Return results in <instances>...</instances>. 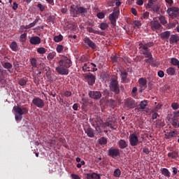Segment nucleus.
<instances>
[{
    "instance_id": "ddd939ff",
    "label": "nucleus",
    "mask_w": 179,
    "mask_h": 179,
    "mask_svg": "<svg viewBox=\"0 0 179 179\" xmlns=\"http://www.w3.org/2000/svg\"><path fill=\"white\" fill-rule=\"evenodd\" d=\"M84 131L89 138H94V130L90 126L85 127Z\"/></svg>"
},
{
    "instance_id": "603ef678",
    "label": "nucleus",
    "mask_w": 179,
    "mask_h": 179,
    "mask_svg": "<svg viewBox=\"0 0 179 179\" xmlns=\"http://www.w3.org/2000/svg\"><path fill=\"white\" fill-rule=\"evenodd\" d=\"M3 66L6 69H12V64L9 62L4 63Z\"/></svg>"
},
{
    "instance_id": "c9c22d12",
    "label": "nucleus",
    "mask_w": 179,
    "mask_h": 179,
    "mask_svg": "<svg viewBox=\"0 0 179 179\" xmlns=\"http://www.w3.org/2000/svg\"><path fill=\"white\" fill-rule=\"evenodd\" d=\"M62 40H64V36L61 34L54 37V41H55V43H59L62 41Z\"/></svg>"
},
{
    "instance_id": "7ed1b4c3",
    "label": "nucleus",
    "mask_w": 179,
    "mask_h": 179,
    "mask_svg": "<svg viewBox=\"0 0 179 179\" xmlns=\"http://www.w3.org/2000/svg\"><path fill=\"white\" fill-rule=\"evenodd\" d=\"M14 110V115L15 121L20 122L23 118V115L29 114V108L20 106L19 105L15 106L13 108Z\"/></svg>"
},
{
    "instance_id": "f3484780",
    "label": "nucleus",
    "mask_w": 179,
    "mask_h": 179,
    "mask_svg": "<svg viewBox=\"0 0 179 179\" xmlns=\"http://www.w3.org/2000/svg\"><path fill=\"white\" fill-rule=\"evenodd\" d=\"M168 157L169 159H173V160H178V152L177 151H172L168 153Z\"/></svg>"
},
{
    "instance_id": "79ce46f5",
    "label": "nucleus",
    "mask_w": 179,
    "mask_h": 179,
    "mask_svg": "<svg viewBox=\"0 0 179 179\" xmlns=\"http://www.w3.org/2000/svg\"><path fill=\"white\" fill-rule=\"evenodd\" d=\"M172 125L173 127H175V128H179V123H178V119H174L172 121Z\"/></svg>"
},
{
    "instance_id": "de8ad7c7",
    "label": "nucleus",
    "mask_w": 179,
    "mask_h": 179,
    "mask_svg": "<svg viewBox=\"0 0 179 179\" xmlns=\"http://www.w3.org/2000/svg\"><path fill=\"white\" fill-rule=\"evenodd\" d=\"M149 12L146 11L143 13V14L141 16V20H143V19H148L149 17Z\"/></svg>"
},
{
    "instance_id": "f257e3e1",
    "label": "nucleus",
    "mask_w": 179,
    "mask_h": 179,
    "mask_svg": "<svg viewBox=\"0 0 179 179\" xmlns=\"http://www.w3.org/2000/svg\"><path fill=\"white\" fill-rule=\"evenodd\" d=\"M57 64L58 66L55 68V71L59 75H69V68L72 66V61L71 59L67 57H62Z\"/></svg>"
},
{
    "instance_id": "5701e85b",
    "label": "nucleus",
    "mask_w": 179,
    "mask_h": 179,
    "mask_svg": "<svg viewBox=\"0 0 179 179\" xmlns=\"http://www.w3.org/2000/svg\"><path fill=\"white\" fill-rule=\"evenodd\" d=\"M171 44H174L176 43H178L179 41V36L177 34H173L171 36V38L169 39Z\"/></svg>"
},
{
    "instance_id": "864d4df0",
    "label": "nucleus",
    "mask_w": 179,
    "mask_h": 179,
    "mask_svg": "<svg viewBox=\"0 0 179 179\" xmlns=\"http://www.w3.org/2000/svg\"><path fill=\"white\" fill-rule=\"evenodd\" d=\"M167 13H169V16H176L177 15L176 13H174L170 8L167 10Z\"/></svg>"
},
{
    "instance_id": "dca6fc26",
    "label": "nucleus",
    "mask_w": 179,
    "mask_h": 179,
    "mask_svg": "<svg viewBox=\"0 0 179 179\" xmlns=\"http://www.w3.org/2000/svg\"><path fill=\"white\" fill-rule=\"evenodd\" d=\"M5 76H6V73L0 70V83L1 85V87H5V84L6 83Z\"/></svg>"
},
{
    "instance_id": "49530a36",
    "label": "nucleus",
    "mask_w": 179,
    "mask_h": 179,
    "mask_svg": "<svg viewBox=\"0 0 179 179\" xmlns=\"http://www.w3.org/2000/svg\"><path fill=\"white\" fill-rule=\"evenodd\" d=\"M56 50L57 52H59V54L62 52V51H64V45H58L56 48Z\"/></svg>"
},
{
    "instance_id": "f03ea898",
    "label": "nucleus",
    "mask_w": 179,
    "mask_h": 179,
    "mask_svg": "<svg viewBox=\"0 0 179 179\" xmlns=\"http://www.w3.org/2000/svg\"><path fill=\"white\" fill-rule=\"evenodd\" d=\"M155 43L153 42H148L147 43H140L138 44V50H141V54L145 57V62L146 64H152L153 62V56L152 52H150V47H153Z\"/></svg>"
},
{
    "instance_id": "bf43d9fd",
    "label": "nucleus",
    "mask_w": 179,
    "mask_h": 179,
    "mask_svg": "<svg viewBox=\"0 0 179 179\" xmlns=\"http://www.w3.org/2000/svg\"><path fill=\"white\" fill-rule=\"evenodd\" d=\"M64 96H65V97H71L72 96V92H71V91H66L64 93Z\"/></svg>"
},
{
    "instance_id": "4468645a",
    "label": "nucleus",
    "mask_w": 179,
    "mask_h": 179,
    "mask_svg": "<svg viewBox=\"0 0 179 179\" xmlns=\"http://www.w3.org/2000/svg\"><path fill=\"white\" fill-rule=\"evenodd\" d=\"M29 43L32 45H38V44L41 43V38L38 36H31L29 38Z\"/></svg>"
},
{
    "instance_id": "6ab92c4d",
    "label": "nucleus",
    "mask_w": 179,
    "mask_h": 179,
    "mask_svg": "<svg viewBox=\"0 0 179 179\" xmlns=\"http://www.w3.org/2000/svg\"><path fill=\"white\" fill-rule=\"evenodd\" d=\"M117 145H118L120 149H125V148H128V142H127L124 139H120L117 142Z\"/></svg>"
},
{
    "instance_id": "13d9d810",
    "label": "nucleus",
    "mask_w": 179,
    "mask_h": 179,
    "mask_svg": "<svg viewBox=\"0 0 179 179\" xmlns=\"http://www.w3.org/2000/svg\"><path fill=\"white\" fill-rule=\"evenodd\" d=\"M92 179H101V177L96 173H92Z\"/></svg>"
},
{
    "instance_id": "4be33fe9",
    "label": "nucleus",
    "mask_w": 179,
    "mask_h": 179,
    "mask_svg": "<svg viewBox=\"0 0 179 179\" xmlns=\"http://www.w3.org/2000/svg\"><path fill=\"white\" fill-rule=\"evenodd\" d=\"M138 83L143 89H146V87H148V80H146V78H139Z\"/></svg>"
},
{
    "instance_id": "9d476101",
    "label": "nucleus",
    "mask_w": 179,
    "mask_h": 179,
    "mask_svg": "<svg viewBox=\"0 0 179 179\" xmlns=\"http://www.w3.org/2000/svg\"><path fill=\"white\" fill-rule=\"evenodd\" d=\"M108 155L113 159H117L120 156V149L111 148L108 150Z\"/></svg>"
},
{
    "instance_id": "0e129e2a",
    "label": "nucleus",
    "mask_w": 179,
    "mask_h": 179,
    "mask_svg": "<svg viewBox=\"0 0 179 179\" xmlns=\"http://www.w3.org/2000/svg\"><path fill=\"white\" fill-rule=\"evenodd\" d=\"M143 152V153H145V155H149V153H150V150H149V148H144Z\"/></svg>"
},
{
    "instance_id": "4c0bfd02",
    "label": "nucleus",
    "mask_w": 179,
    "mask_h": 179,
    "mask_svg": "<svg viewBox=\"0 0 179 179\" xmlns=\"http://www.w3.org/2000/svg\"><path fill=\"white\" fill-rule=\"evenodd\" d=\"M156 5H155V1L153 0H149L148 3V8L150 9H152Z\"/></svg>"
},
{
    "instance_id": "0eeeda50",
    "label": "nucleus",
    "mask_w": 179,
    "mask_h": 179,
    "mask_svg": "<svg viewBox=\"0 0 179 179\" xmlns=\"http://www.w3.org/2000/svg\"><path fill=\"white\" fill-rule=\"evenodd\" d=\"M124 107L126 108H129V110H132L134 107H136V103H135V100L132 98H127L124 100Z\"/></svg>"
},
{
    "instance_id": "052dcab7",
    "label": "nucleus",
    "mask_w": 179,
    "mask_h": 179,
    "mask_svg": "<svg viewBox=\"0 0 179 179\" xmlns=\"http://www.w3.org/2000/svg\"><path fill=\"white\" fill-rule=\"evenodd\" d=\"M178 117H179V110L174 112L173 113V119L178 120Z\"/></svg>"
},
{
    "instance_id": "72a5a7b5",
    "label": "nucleus",
    "mask_w": 179,
    "mask_h": 179,
    "mask_svg": "<svg viewBox=\"0 0 179 179\" xmlns=\"http://www.w3.org/2000/svg\"><path fill=\"white\" fill-rule=\"evenodd\" d=\"M114 177H116V178H120L121 176V170L120 169H116L113 172Z\"/></svg>"
},
{
    "instance_id": "a878e982",
    "label": "nucleus",
    "mask_w": 179,
    "mask_h": 179,
    "mask_svg": "<svg viewBox=\"0 0 179 179\" xmlns=\"http://www.w3.org/2000/svg\"><path fill=\"white\" fill-rule=\"evenodd\" d=\"M177 134H176V131H171L165 134L166 139H171V138H176Z\"/></svg>"
},
{
    "instance_id": "423d86ee",
    "label": "nucleus",
    "mask_w": 179,
    "mask_h": 179,
    "mask_svg": "<svg viewBox=\"0 0 179 179\" xmlns=\"http://www.w3.org/2000/svg\"><path fill=\"white\" fill-rule=\"evenodd\" d=\"M118 15H120V10H114L113 12L109 15L108 19L112 24V27H115L117 24V19H118Z\"/></svg>"
},
{
    "instance_id": "4d7b16f0",
    "label": "nucleus",
    "mask_w": 179,
    "mask_h": 179,
    "mask_svg": "<svg viewBox=\"0 0 179 179\" xmlns=\"http://www.w3.org/2000/svg\"><path fill=\"white\" fill-rule=\"evenodd\" d=\"M152 10H153V12L155 13H159V9H160V7H159V6H154V8H152Z\"/></svg>"
},
{
    "instance_id": "393cba45",
    "label": "nucleus",
    "mask_w": 179,
    "mask_h": 179,
    "mask_svg": "<svg viewBox=\"0 0 179 179\" xmlns=\"http://www.w3.org/2000/svg\"><path fill=\"white\" fill-rule=\"evenodd\" d=\"M161 173L162 176H164V177H166L167 178H170V176H171L170 171H169V169L166 168L161 169Z\"/></svg>"
},
{
    "instance_id": "e2e57ef3",
    "label": "nucleus",
    "mask_w": 179,
    "mask_h": 179,
    "mask_svg": "<svg viewBox=\"0 0 179 179\" xmlns=\"http://www.w3.org/2000/svg\"><path fill=\"white\" fill-rule=\"evenodd\" d=\"M13 66L15 68L16 71L19 70V62H14Z\"/></svg>"
},
{
    "instance_id": "3c124183",
    "label": "nucleus",
    "mask_w": 179,
    "mask_h": 179,
    "mask_svg": "<svg viewBox=\"0 0 179 179\" xmlns=\"http://www.w3.org/2000/svg\"><path fill=\"white\" fill-rule=\"evenodd\" d=\"M106 143H107V139H106V138L102 137L99 139L100 145H106Z\"/></svg>"
},
{
    "instance_id": "7c9ffc66",
    "label": "nucleus",
    "mask_w": 179,
    "mask_h": 179,
    "mask_svg": "<svg viewBox=\"0 0 179 179\" xmlns=\"http://www.w3.org/2000/svg\"><path fill=\"white\" fill-rule=\"evenodd\" d=\"M56 57H57V52H51L48 55L47 59L48 61H52V59H54V58Z\"/></svg>"
},
{
    "instance_id": "f704fd0d",
    "label": "nucleus",
    "mask_w": 179,
    "mask_h": 179,
    "mask_svg": "<svg viewBox=\"0 0 179 179\" xmlns=\"http://www.w3.org/2000/svg\"><path fill=\"white\" fill-rule=\"evenodd\" d=\"M101 30H107L108 29V24L106 22H101L99 25Z\"/></svg>"
},
{
    "instance_id": "5fc2aeb1",
    "label": "nucleus",
    "mask_w": 179,
    "mask_h": 179,
    "mask_svg": "<svg viewBox=\"0 0 179 179\" xmlns=\"http://www.w3.org/2000/svg\"><path fill=\"white\" fill-rule=\"evenodd\" d=\"M96 16L99 19H104V17H106L104 13H98Z\"/></svg>"
},
{
    "instance_id": "6e6552de",
    "label": "nucleus",
    "mask_w": 179,
    "mask_h": 179,
    "mask_svg": "<svg viewBox=\"0 0 179 179\" xmlns=\"http://www.w3.org/2000/svg\"><path fill=\"white\" fill-rule=\"evenodd\" d=\"M129 144L131 146H138L139 143V138H138V136L135 134H130L129 137Z\"/></svg>"
},
{
    "instance_id": "58836bf2",
    "label": "nucleus",
    "mask_w": 179,
    "mask_h": 179,
    "mask_svg": "<svg viewBox=\"0 0 179 179\" xmlns=\"http://www.w3.org/2000/svg\"><path fill=\"white\" fill-rule=\"evenodd\" d=\"M48 50L45 49V48H38L37 49V52H38V54H45V52H47Z\"/></svg>"
},
{
    "instance_id": "1a4fd4ad",
    "label": "nucleus",
    "mask_w": 179,
    "mask_h": 179,
    "mask_svg": "<svg viewBox=\"0 0 179 179\" xmlns=\"http://www.w3.org/2000/svg\"><path fill=\"white\" fill-rule=\"evenodd\" d=\"M32 103L38 108H43L45 106L44 101L39 97H36L32 100Z\"/></svg>"
},
{
    "instance_id": "a211bd4d",
    "label": "nucleus",
    "mask_w": 179,
    "mask_h": 179,
    "mask_svg": "<svg viewBox=\"0 0 179 179\" xmlns=\"http://www.w3.org/2000/svg\"><path fill=\"white\" fill-rule=\"evenodd\" d=\"M40 21V17H38L35 19V20L30 23L28 25H26L25 27H24V29H25V30H28L29 29H31V27H34V26H36V24H37V23H38V22Z\"/></svg>"
},
{
    "instance_id": "2f4dec72",
    "label": "nucleus",
    "mask_w": 179,
    "mask_h": 179,
    "mask_svg": "<svg viewBox=\"0 0 179 179\" xmlns=\"http://www.w3.org/2000/svg\"><path fill=\"white\" fill-rule=\"evenodd\" d=\"M26 40H27V33H24L20 36V43H26Z\"/></svg>"
},
{
    "instance_id": "c756f323",
    "label": "nucleus",
    "mask_w": 179,
    "mask_h": 179,
    "mask_svg": "<svg viewBox=\"0 0 179 179\" xmlns=\"http://www.w3.org/2000/svg\"><path fill=\"white\" fill-rule=\"evenodd\" d=\"M106 127H110L111 129H117V127L115 126H113V124L109 122H103L102 124V128H106Z\"/></svg>"
},
{
    "instance_id": "9b49d317",
    "label": "nucleus",
    "mask_w": 179,
    "mask_h": 179,
    "mask_svg": "<svg viewBox=\"0 0 179 179\" xmlns=\"http://www.w3.org/2000/svg\"><path fill=\"white\" fill-rule=\"evenodd\" d=\"M83 41L85 44H87V45L90 47V48H92V50H96L97 46L96 45V43L90 39V38L86 36L83 38Z\"/></svg>"
},
{
    "instance_id": "aec40b11",
    "label": "nucleus",
    "mask_w": 179,
    "mask_h": 179,
    "mask_svg": "<svg viewBox=\"0 0 179 179\" xmlns=\"http://www.w3.org/2000/svg\"><path fill=\"white\" fill-rule=\"evenodd\" d=\"M87 78L88 79V85H90V86H93L96 83V76L93 74H89Z\"/></svg>"
},
{
    "instance_id": "cd10ccee",
    "label": "nucleus",
    "mask_w": 179,
    "mask_h": 179,
    "mask_svg": "<svg viewBox=\"0 0 179 179\" xmlns=\"http://www.w3.org/2000/svg\"><path fill=\"white\" fill-rule=\"evenodd\" d=\"M166 73H168V75H170L171 76L176 75V69L174 67L168 68L166 69Z\"/></svg>"
},
{
    "instance_id": "473e14b6",
    "label": "nucleus",
    "mask_w": 179,
    "mask_h": 179,
    "mask_svg": "<svg viewBox=\"0 0 179 179\" xmlns=\"http://www.w3.org/2000/svg\"><path fill=\"white\" fill-rule=\"evenodd\" d=\"M10 48L12 51H17V43L15 41H13L10 45Z\"/></svg>"
},
{
    "instance_id": "39448f33",
    "label": "nucleus",
    "mask_w": 179,
    "mask_h": 179,
    "mask_svg": "<svg viewBox=\"0 0 179 179\" xmlns=\"http://www.w3.org/2000/svg\"><path fill=\"white\" fill-rule=\"evenodd\" d=\"M109 88L115 94H120V84L116 77L112 78L109 83Z\"/></svg>"
},
{
    "instance_id": "bb28decb",
    "label": "nucleus",
    "mask_w": 179,
    "mask_h": 179,
    "mask_svg": "<svg viewBox=\"0 0 179 179\" xmlns=\"http://www.w3.org/2000/svg\"><path fill=\"white\" fill-rule=\"evenodd\" d=\"M148 102L147 100H143L140 102L138 110H145L148 106Z\"/></svg>"
},
{
    "instance_id": "338daca9",
    "label": "nucleus",
    "mask_w": 179,
    "mask_h": 179,
    "mask_svg": "<svg viewBox=\"0 0 179 179\" xmlns=\"http://www.w3.org/2000/svg\"><path fill=\"white\" fill-rule=\"evenodd\" d=\"M71 177L73 179H80V177H79L78 175L74 174V173H72V174L71 175Z\"/></svg>"
},
{
    "instance_id": "2eb2a0df",
    "label": "nucleus",
    "mask_w": 179,
    "mask_h": 179,
    "mask_svg": "<svg viewBox=\"0 0 179 179\" xmlns=\"http://www.w3.org/2000/svg\"><path fill=\"white\" fill-rule=\"evenodd\" d=\"M150 26L152 30H159V29L162 27V24H160V22L157 20L151 21Z\"/></svg>"
},
{
    "instance_id": "69168bd1",
    "label": "nucleus",
    "mask_w": 179,
    "mask_h": 179,
    "mask_svg": "<svg viewBox=\"0 0 179 179\" xmlns=\"http://www.w3.org/2000/svg\"><path fill=\"white\" fill-rule=\"evenodd\" d=\"M157 117H159V114L155 112L152 114V120H156V118H157Z\"/></svg>"
},
{
    "instance_id": "20e7f679",
    "label": "nucleus",
    "mask_w": 179,
    "mask_h": 179,
    "mask_svg": "<svg viewBox=\"0 0 179 179\" xmlns=\"http://www.w3.org/2000/svg\"><path fill=\"white\" fill-rule=\"evenodd\" d=\"M70 12L73 17H78V15H80L83 17H85V16H86V13H87V8L73 5L71 6Z\"/></svg>"
},
{
    "instance_id": "8fccbe9b",
    "label": "nucleus",
    "mask_w": 179,
    "mask_h": 179,
    "mask_svg": "<svg viewBox=\"0 0 179 179\" xmlns=\"http://www.w3.org/2000/svg\"><path fill=\"white\" fill-rule=\"evenodd\" d=\"M134 24L136 26V27H137V29H141V26H142V23L138 20L134 21Z\"/></svg>"
},
{
    "instance_id": "09e8293b",
    "label": "nucleus",
    "mask_w": 179,
    "mask_h": 179,
    "mask_svg": "<svg viewBox=\"0 0 179 179\" xmlns=\"http://www.w3.org/2000/svg\"><path fill=\"white\" fill-rule=\"evenodd\" d=\"M37 8H38V9H39V10H41V12H44V10H45V6H44L41 3H38Z\"/></svg>"
},
{
    "instance_id": "a18cd8bd",
    "label": "nucleus",
    "mask_w": 179,
    "mask_h": 179,
    "mask_svg": "<svg viewBox=\"0 0 179 179\" xmlns=\"http://www.w3.org/2000/svg\"><path fill=\"white\" fill-rule=\"evenodd\" d=\"M121 76H122V80H123V82H125V80H127V77L128 76V73H127V71H123L121 73Z\"/></svg>"
},
{
    "instance_id": "774afa93",
    "label": "nucleus",
    "mask_w": 179,
    "mask_h": 179,
    "mask_svg": "<svg viewBox=\"0 0 179 179\" xmlns=\"http://www.w3.org/2000/svg\"><path fill=\"white\" fill-rule=\"evenodd\" d=\"M86 178H87V179H93V175H92V173H87V174H86Z\"/></svg>"
},
{
    "instance_id": "a19ab883",
    "label": "nucleus",
    "mask_w": 179,
    "mask_h": 179,
    "mask_svg": "<svg viewBox=\"0 0 179 179\" xmlns=\"http://www.w3.org/2000/svg\"><path fill=\"white\" fill-rule=\"evenodd\" d=\"M31 65L33 68H37V59L36 58L31 59Z\"/></svg>"
},
{
    "instance_id": "37998d69",
    "label": "nucleus",
    "mask_w": 179,
    "mask_h": 179,
    "mask_svg": "<svg viewBox=\"0 0 179 179\" xmlns=\"http://www.w3.org/2000/svg\"><path fill=\"white\" fill-rule=\"evenodd\" d=\"M18 83L20 86H26V83H27V81H26V79L24 78H20L18 81Z\"/></svg>"
},
{
    "instance_id": "680f3d73",
    "label": "nucleus",
    "mask_w": 179,
    "mask_h": 179,
    "mask_svg": "<svg viewBox=\"0 0 179 179\" xmlns=\"http://www.w3.org/2000/svg\"><path fill=\"white\" fill-rule=\"evenodd\" d=\"M158 76L159 78H164V71L160 70L158 71Z\"/></svg>"
},
{
    "instance_id": "ea45409f",
    "label": "nucleus",
    "mask_w": 179,
    "mask_h": 179,
    "mask_svg": "<svg viewBox=\"0 0 179 179\" xmlns=\"http://www.w3.org/2000/svg\"><path fill=\"white\" fill-rule=\"evenodd\" d=\"M89 69H90V66H89L87 63H85L83 66V71L84 72H89V71H90V70H89Z\"/></svg>"
},
{
    "instance_id": "f8f14e48",
    "label": "nucleus",
    "mask_w": 179,
    "mask_h": 179,
    "mask_svg": "<svg viewBox=\"0 0 179 179\" xmlns=\"http://www.w3.org/2000/svg\"><path fill=\"white\" fill-rule=\"evenodd\" d=\"M89 96L91 99L99 100V99L101 98V93L99 91H90L89 92Z\"/></svg>"
},
{
    "instance_id": "b1692460",
    "label": "nucleus",
    "mask_w": 179,
    "mask_h": 179,
    "mask_svg": "<svg viewBox=\"0 0 179 179\" xmlns=\"http://www.w3.org/2000/svg\"><path fill=\"white\" fill-rule=\"evenodd\" d=\"M171 34V33L170 32V31H166L161 33L160 37H161V38H162V40H169Z\"/></svg>"
},
{
    "instance_id": "412c9836",
    "label": "nucleus",
    "mask_w": 179,
    "mask_h": 179,
    "mask_svg": "<svg viewBox=\"0 0 179 179\" xmlns=\"http://www.w3.org/2000/svg\"><path fill=\"white\" fill-rule=\"evenodd\" d=\"M87 31H88V33H93L94 34H100V36H103V32L98 31V30H95L92 27H87Z\"/></svg>"
},
{
    "instance_id": "c03bdc74",
    "label": "nucleus",
    "mask_w": 179,
    "mask_h": 179,
    "mask_svg": "<svg viewBox=\"0 0 179 179\" xmlns=\"http://www.w3.org/2000/svg\"><path fill=\"white\" fill-rule=\"evenodd\" d=\"M108 103L110 106V107H113V108H114V107H115V106H117V103H115V101L113 100V99L108 100Z\"/></svg>"
},
{
    "instance_id": "e433bc0d",
    "label": "nucleus",
    "mask_w": 179,
    "mask_h": 179,
    "mask_svg": "<svg viewBox=\"0 0 179 179\" xmlns=\"http://www.w3.org/2000/svg\"><path fill=\"white\" fill-rule=\"evenodd\" d=\"M159 20L160 21V23H162V24H166L167 23V21L166 20V17L163 16V15H160L159 17H158Z\"/></svg>"
},
{
    "instance_id": "6e6d98bb",
    "label": "nucleus",
    "mask_w": 179,
    "mask_h": 179,
    "mask_svg": "<svg viewBox=\"0 0 179 179\" xmlns=\"http://www.w3.org/2000/svg\"><path fill=\"white\" fill-rule=\"evenodd\" d=\"M171 107H172L173 110H178V108H179L178 103H173L171 104Z\"/></svg>"
},
{
    "instance_id": "c85d7f7f",
    "label": "nucleus",
    "mask_w": 179,
    "mask_h": 179,
    "mask_svg": "<svg viewBox=\"0 0 179 179\" xmlns=\"http://www.w3.org/2000/svg\"><path fill=\"white\" fill-rule=\"evenodd\" d=\"M171 64L173 65V66H178L179 69V60L176 57H172L171 59Z\"/></svg>"
}]
</instances>
